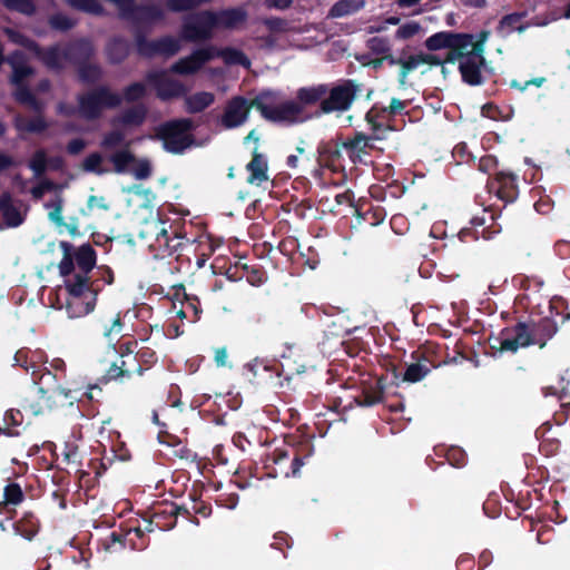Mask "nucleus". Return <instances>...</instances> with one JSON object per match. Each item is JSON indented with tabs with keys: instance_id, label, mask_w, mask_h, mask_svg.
<instances>
[{
	"instance_id": "18",
	"label": "nucleus",
	"mask_w": 570,
	"mask_h": 570,
	"mask_svg": "<svg viewBox=\"0 0 570 570\" xmlns=\"http://www.w3.org/2000/svg\"><path fill=\"white\" fill-rule=\"evenodd\" d=\"M250 108H254L252 100L248 101L243 96L232 98L225 107L222 125L227 129L243 125L249 115Z\"/></svg>"
},
{
	"instance_id": "6",
	"label": "nucleus",
	"mask_w": 570,
	"mask_h": 570,
	"mask_svg": "<svg viewBox=\"0 0 570 570\" xmlns=\"http://www.w3.org/2000/svg\"><path fill=\"white\" fill-rule=\"evenodd\" d=\"M66 288L71 296L68 308L76 306L73 316L87 315L95 309L98 293L101 291L99 278H92L87 274L76 273L65 281Z\"/></svg>"
},
{
	"instance_id": "1",
	"label": "nucleus",
	"mask_w": 570,
	"mask_h": 570,
	"mask_svg": "<svg viewBox=\"0 0 570 570\" xmlns=\"http://www.w3.org/2000/svg\"><path fill=\"white\" fill-rule=\"evenodd\" d=\"M115 4L121 19L131 22L137 53L146 59L171 58L181 49V41L174 36L148 40L151 23L163 18V11L154 4H137L136 0H107Z\"/></svg>"
},
{
	"instance_id": "43",
	"label": "nucleus",
	"mask_w": 570,
	"mask_h": 570,
	"mask_svg": "<svg viewBox=\"0 0 570 570\" xmlns=\"http://www.w3.org/2000/svg\"><path fill=\"white\" fill-rule=\"evenodd\" d=\"M454 32L452 31H440L433 33L424 41V46L430 51H436L441 49H450L451 41Z\"/></svg>"
},
{
	"instance_id": "59",
	"label": "nucleus",
	"mask_w": 570,
	"mask_h": 570,
	"mask_svg": "<svg viewBox=\"0 0 570 570\" xmlns=\"http://www.w3.org/2000/svg\"><path fill=\"white\" fill-rule=\"evenodd\" d=\"M102 156L99 153H91L82 161V170L87 173L102 174Z\"/></svg>"
},
{
	"instance_id": "25",
	"label": "nucleus",
	"mask_w": 570,
	"mask_h": 570,
	"mask_svg": "<svg viewBox=\"0 0 570 570\" xmlns=\"http://www.w3.org/2000/svg\"><path fill=\"white\" fill-rule=\"evenodd\" d=\"M531 325V336L533 345L539 348H544L547 343L557 334L558 325L554 320L550 317H543L535 322H529Z\"/></svg>"
},
{
	"instance_id": "63",
	"label": "nucleus",
	"mask_w": 570,
	"mask_h": 570,
	"mask_svg": "<svg viewBox=\"0 0 570 570\" xmlns=\"http://www.w3.org/2000/svg\"><path fill=\"white\" fill-rule=\"evenodd\" d=\"M125 140V134L120 130H111L107 132L101 141V146L106 149L120 146Z\"/></svg>"
},
{
	"instance_id": "64",
	"label": "nucleus",
	"mask_w": 570,
	"mask_h": 570,
	"mask_svg": "<svg viewBox=\"0 0 570 570\" xmlns=\"http://www.w3.org/2000/svg\"><path fill=\"white\" fill-rule=\"evenodd\" d=\"M351 0H340L330 10L332 17H343L355 11Z\"/></svg>"
},
{
	"instance_id": "33",
	"label": "nucleus",
	"mask_w": 570,
	"mask_h": 570,
	"mask_svg": "<svg viewBox=\"0 0 570 570\" xmlns=\"http://www.w3.org/2000/svg\"><path fill=\"white\" fill-rule=\"evenodd\" d=\"M7 61L12 68V75L10 78L12 85L26 83V79L33 75V69L26 63L22 53L19 51L11 55Z\"/></svg>"
},
{
	"instance_id": "45",
	"label": "nucleus",
	"mask_w": 570,
	"mask_h": 570,
	"mask_svg": "<svg viewBox=\"0 0 570 570\" xmlns=\"http://www.w3.org/2000/svg\"><path fill=\"white\" fill-rule=\"evenodd\" d=\"M420 65H422L420 53L411 55L407 58L402 56L397 77L399 85L401 87L406 85L409 73L416 69Z\"/></svg>"
},
{
	"instance_id": "58",
	"label": "nucleus",
	"mask_w": 570,
	"mask_h": 570,
	"mask_svg": "<svg viewBox=\"0 0 570 570\" xmlns=\"http://www.w3.org/2000/svg\"><path fill=\"white\" fill-rule=\"evenodd\" d=\"M445 459L454 468H462L466 462V453L459 446H451L445 452Z\"/></svg>"
},
{
	"instance_id": "37",
	"label": "nucleus",
	"mask_w": 570,
	"mask_h": 570,
	"mask_svg": "<svg viewBox=\"0 0 570 570\" xmlns=\"http://www.w3.org/2000/svg\"><path fill=\"white\" fill-rule=\"evenodd\" d=\"M147 117V108L142 104L135 105L125 109L118 117L117 121L124 126H141Z\"/></svg>"
},
{
	"instance_id": "61",
	"label": "nucleus",
	"mask_w": 570,
	"mask_h": 570,
	"mask_svg": "<svg viewBox=\"0 0 570 570\" xmlns=\"http://www.w3.org/2000/svg\"><path fill=\"white\" fill-rule=\"evenodd\" d=\"M421 31V26L416 21H410L402 24L395 32L397 39H411Z\"/></svg>"
},
{
	"instance_id": "17",
	"label": "nucleus",
	"mask_w": 570,
	"mask_h": 570,
	"mask_svg": "<svg viewBox=\"0 0 570 570\" xmlns=\"http://www.w3.org/2000/svg\"><path fill=\"white\" fill-rule=\"evenodd\" d=\"M213 60V56L205 47L194 49L188 56L180 58L170 66V71L176 75L188 76L197 73L207 62Z\"/></svg>"
},
{
	"instance_id": "10",
	"label": "nucleus",
	"mask_w": 570,
	"mask_h": 570,
	"mask_svg": "<svg viewBox=\"0 0 570 570\" xmlns=\"http://www.w3.org/2000/svg\"><path fill=\"white\" fill-rule=\"evenodd\" d=\"M214 10H200L183 18L179 39L186 42H205L212 40L215 28Z\"/></svg>"
},
{
	"instance_id": "31",
	"label": "nucleus",
	"mask_w": 570,
	"mask_h": 570,
	"mask_svg": "<svg viewBox=\"0 0 570 570\" xmlns=\"http://www.w3.org/2000/svg\"><path fill=\"white\" fill-rule=\"evenodd\" d=\"M208 49L213 59L222 58L226 65H239L247 67L250 63L249 59L242 50L232 47L217 48L214 45H208Z\"/></svg>"
},
{
	"instance_id": "24",
	"label": "nucleus",
	"mask_w": 570,
	"mask_h": 570,
	"mask_svg": "<svg viewBox=\"0 0 570 570\" xmlns=\"http://www.w3.org/2000/svg\"><path fill=\"white\" fill-rule=\"evenodd\" d=\"M50 396V389L46 386H36L35 393L27 395L21 403V407L30 414L38 416L43 414L46 411L55 410L53 406H49L47 399Z\"/></svg>"
},
{
	"instance_id": "23",
	"label": "nucleus",
	"mask_w": 570,
	"mask_h": 570,
	"mask_svg": "<svg viewBox=\"0 0 570 570\" xmlns=\"http://www.w3.org/2000/svg\"><path fill=\"white\" fill-rule=\"evenodd\" d=\"M24 492L17 482H9L3 488V500L0 502V513L9 514L8 519L12 520L17 513V507L24 501Z\"/></svg>"
},
{
	"instance_id": "5",
	"label": "nucleus",
	"mask_w": 570,
	"mask_h": 570,
	"mask_svg": "<svg viewBox=\"0 0 570 570\" xmlns=\"http://www.w3.org/2000/svg\"><path fill=\"white\" fill-rule=\"evenodd\" d=\"M179 514H189V511L184 508L179 507L174 502L169 501H163L154 504L151 509L146 512L147 518H145L146 525L144 529L140 527H136L132 529H129L127 532V535L134 533L138 539L144 538V532H151L155 528L166 531L173 529L177 523V517ZM148 544L147 541L141 540L140 543H132V547L138 550H142Z\"/></svg>"
},
{
	"instance_id": "20",
	"label": "nucleus",
	"mask_w": 570,
	"mask_h": 570,
	"mask_svg": "<svg viewBox=\"0 0 570 570\" xmlns=\"http://www.w3.org/2000/svg\"><path fill=\"white\" fill-rule=\"evenodd\" d=\"M135 361L129 357H121L119 362H114L101 377V382L107 384L110 381H122L130 379L132 374L144 375V368L138 364V357L134 355Z\"/></svg>"
},
{
	"instance_id": "28",
	"label": "nucleus",
	"mask_w": 570,
	"mask_h": 570,
	"mask_svg": "<svg viewBox=\"0 0 570 570\" xmlns=\"http://www.w3.org/2000/svg\"><path fill=\"white\" fill-rule=\"evenodd\" d=\"M215 28L236 29L247 20V12L244 8H228L214 11Z\"/></svg>"
},
{
	"instance_id": "51",
	"label": "nucleus",
	"mask_w": 570,
	"mask_h": 570,
	"mask_svg": "<svg viewBox=\"0 0 570 570\" xmlns=\"http://www.w3.org/2000/svg\"><path fill=\"white\" fill-rule=\"evenodd\" d=\"M146 96V86L142 82H132L124 88L121 101L135 102Z\"/></svg>"
},
{
	"instance_id": "4",
	"label": "nucleus",
	"mask_w": 570,
	"mask_h": 570,
	"mask_svg": "<svg viewBox=\"0 0 570 570\" xmlns=\"http://www.w3.org/2000/svg\"><path fill=\"white\" fill-rule=\"evenodd\" d=\"M276 101L277 95L274 91L266 90L252 99V105L264 119L271 122L295 125L315 118L314 111H303L295 100H286L281 104H276Z\"/></svg>"
},
{
	"instance_id": "52",
	"label": "nucleus",
	"mask_w": 570,
	"mask_h": 570,
	"mask_svg": "<svg viewBox=\"0 0 570 570\" xmlns=\"http://www.w3.org/2000/svg\"><path fill=\"white\" fill-rule=\"evenodd\" d=\"M31 376L33 385L37 387L45 386V384H48L57 379L56 374H53L50 370L37 364H32Z\"/></svg>"
},
{
	"instance_id": "30",
	"label": "nucleus",
	"mask_w": 570,
	"mask_h": 570,
	"mask_svg": "<svg viewBox=\"0 0 570 570\" xmlns=\"http://www.w3.org/2000/svg\"><path fill=\"white\" fill-rule=\"evenodd\" d=\"M249 173L247 183L250 185L259 186L262 183L268 180V165L265 156L261 154L257 148L253 150L252 160L246 165Z\"/></svg>"
},
{
	"instance_id": "55",
	"label": "nucleus",
	"mask_w": 570,
	"mask_h": 570,
	"mask_svg": "<svg viewBox=\"0 0 570 570\" xmlns=\"http://www.w3.org/2000/svg\"><path fill=\"white\" fill-rule=\"evenodd\" d=\"M47 154L43 149L37 150L30 161H29V168L35 173L37 177L43 175L47 170Z\"/></svg>"
},
{
	"instance_id": "19",
	"label": "nucleus",
	"mask_w": 570,
	"mask_h": 570,
	"mask_svg": "<svg viewBox=\"0 0 570 570\" xmlns=\"http://www.w3.org/2000/svg\"><path fill=\"white\" fill-rule=\"evenodd\" d=\"M411 357L413 362L406 366L403 374V381L405 382H420L431 372L432 368L436 367L432 356L424 351L416 350L411 354Z\"/></svg>"
},
{
	"instance_id": "40",
	"label": "nucleus",
	"mask_w": 570,
	"mask_h": 570,
	"mask_svg": "<svg viewBox=\"0 0 570 570\" xmlns=\"http://www.w3.org/2000/svg\"><path fill=\"white\" fill-rule=\"evenodd\" d=\"M335 202L337 205H350L354 208V214L357 217H362L371 225H373V208L368 207L364 210V205H355L354 204V194L352 190L347 189L343 193H340L335 196Z\"/></svg>"
},
{
	"instance_id": "22",
	"label": "nucleus",
	"mask_w": 570,
	"mask_h": 570,
	"mask_svg": "<svg viewBox=\"0 0 570 570\" xmlns=\"http://www.w3.org/2000/svg\"><path fill=\"white\" fill-rule=\"evenodd\" d=\"M0 213L6 227L16 228L23 224L26 215L13 204L10 191L0 194Z\"/></svg>"
},
{
	"instance_id": "50",
	"label": "nucleus",
	"mask_w": 570,
	"mask_h": 570,
	"mask_svg": "<svg viewBox=\"0 0 570 570\" xmlns=\"http://www.w3.org/2000/svg\"><path fill=\"white\" fill-rule=\"evenodd\" d=\"M473 39H474V36L471 33L454 32L450 49L460 51L461 53H463V56L465 58L466 57L465 55H468L470 51V47L472 45Z\"/></svg>"
},
{
	"instance_id": "27",
	"label": "nucleus",
	"mask_w": 570,
	"mask_h": 570,
	"mask_svg": "<svg viewBox=\"0 0 570 570\" xmlns=\"http://www.w3.org/2000/svg\"><path fill=\"white\" fill-rule=\"evenodd\" d=\"M487 61L479 62L475 59L465 57V59L459 63V71L462 81L469 86L475 87L484 82L482 70L485 69Z\"/></svg>"
},
{
	"instance_id": "53",
	"label": "nucleus",
	"mask_w": 570,
	"mask_h": 570,
	"mask_svg": "<svg viewBox=\"0 0 570 570\" xmlns=\"http://www.w3.org/2000/svg\"><path fill=\"white\" fill-rule=\"evenodd\" d=\"M76 20L71 19L65 13H55L49 18V26L53 30L68 31L76 26Z\"/></svg>"
},
{
	"instance_id": "42",
	"label": "nucleus",
	"mask_w": 570,
	"mask_h": 570,
	"mask_svg": "<svg viewBox=\"0 0 570 570\" xmlns=\"http://www.w3.org/2000/svg\"><path fill=\"white\" fill-rule=\"evenodd\" d=\"M79 80L83 83H96L102 77V69L97 63L83 62L77 67Z\"/></svg>"
},
{
	"instance_id": "48",
	"label": "nucleus",
	"mask_w": 570,
	"mask_h": 570,
	"mask_svg": "<svg viewBox=\"0 0 570 570\" xmlns=\"http://www.w3.org/2000/svg\"><path fill=\"white\" fill-rule=\"evenodd\" d=\"M60 247L63 250V256L58 265L59 273L61 276L67 277L70 276L75 269V263L71 256L72 246L68 242H61Z\"/></svg>"
},
{
	"instance_id": "35",
	"label": "nucleus",
	"mask_w": 570,
	"mask_h": 570,
	"mask_svg": "<svg viewBox=\"0 0 570 570\" xmlns=\"http://www.w3.org/2000/svg\"><path fill=\"white\" fill-rule=\"evenodd\" d=\"M16 90L13 92V97L17 102L20 105L28 106L33 111L40 114L45 109L43 102H41L37 97L33 95V92L30 90L27 83L22 85H14Z\"/></svg>"
},
{
	"instance_id": "3",
	"label": "nucleus",
	"mask_w": 570,
	"mask_h": 570,
	"mask_svg": "<svg viewBox=\"0 0 570 570\" xmlns=\"http://www.w3.org/2000/svg\"><path fill=\"white\" fill-rule=\"evenodd\" d=\"M313 453L311 440L303 435H291L284 448H277L266 455L264 468L273 478H298L301 469L306 465Z\"/></svg>"
},
{
	"instance_id": "44",
	"label": "nucleus",
	"mask_w": 570,
	"mask_h": 570,
	"mask_svg": "<svg viewBox=\"0 0 570 570\" xmlns=\"http://www.w3.org/2000/svg\"><path fill=\"white\" fill-rule=\"evenodd\" d=\"M528 16L527 11L513 12L503 16L497 27V31L502 36H509L515 31L518 23Z\"/></svg>"
},
{
	"instance_id": "7",
	"label": "nucleus",
	"mask_w": 570,
	"mask_h": 570,
	"mask_svg": "<svg viewBox=\"0 0 570 570\" xmlns=\"http://www.w3.org/2000/svg\"><path fill=\"white\" fill-rule=\"evenodd\" d=\"M195 128V122L190 118H178L160 124L155 136L163 142L166 151L178 155L195 144L191 134Z\"/></svg>"
},
{
	"instance_id": "11",
	"label": "nucleus",
	"mask_w": 570,
	"mask_h": 570,
	"mask_svg": "<svg viewBox=\"0 0 570 570\" xmlns=\"http://www.w3.org/2000/svg\"><path fill=\"white\" fill-rule=\"evenodd\" d=\"M533 345L531 325L525 321H518L514 325L501 330L499 337L494 338L491 348L499 353H517L520 348Z\"/></svg>"
},
{
	"instance_id": "54",
	"label": "nucleus",
	"mask_w": 570,
	"mask_h": 570,
	"mask_svg": "<svg viewBox=\"0 0 570 570\" xmlns=\"http://www.w3.org/2000/svg\"><path fill=\"white\" fill-rule=\"evenodd\" d=\"M136 355L138 357L137 360H138L139 366H141L144 368V373L147 370L151 368L157 363V360H158L156 352L153 348L147 347V346L139 348L136 352Z\"/></svg>"
},
{
	"instance_id": "26",
	"label": "nucleus",
	"mask_w": 570,
	"mask_h": 570,
	"mask_svg": "<svg viewBox=\"0 0 570 570\" xmlns=\"http://www.w3.org/2000/svg\"><path fill=\"white\" fill-rule=\"evenodd\" d=\"M163 225L165 224L163 223ZM181 238L183 237L178 233L177 228H174L171 225L169 226V229L161 226L156 234L154 246L161 252L163 256L171 255L183 245Z\"/></svg>"
},
{
	"instance_id": "13",
	"label": "nucleus",
	"mask_w": 570,
	"mask_h": 570,
	"mask_svg": "<svg viewBox=\"0 0 570 570\" xmlns=\"http://www.w3.org/2000/svg\"><path fill=\"white\" fill-rule=\"evenodd\" d=\"M518 177L511 171H498L490 177L487 188L490 194H494L505 205L513 203L519 195Z\"/></svg>"
},
{
	"instance_id": "34",
	"label": "nucleus",
	"mask_w": 570,
	"mask_h": 570,
	"mask_svg": "<svg viewBox=\"0 0 570 570\" xmlns=\"http://www.w3.org/2000/svg\"><path fill=\"white\" fill-rule=\"evenodd\" d=\"M341 154V145L326 142L318 147V164L332 170H336Z\"/></svg>"
},
{
	"instance_id": "21",
	"label": "nucleus",
	"mask_w": 570,
	"mask_h": 570,
	"mask_svg": "<svg viewBox=\"0 0 570 570\" xmlns=\"http://www.w3.org/2000/svg\"><path fill=\"white\" fill-rule=\"evenodd\" d=\"M327 91V83L301 87L296 90L295 101L303 111H309V108L315 106L318 108L321 106V102L326 98Z\"/></svg>"
},
{
	"instance_id": "16",
	"label": "nucleus",
	"mask_w": 570,
	"mask_h": 570,
	"mask_svg": "<svg viewBox=\"0 0 570 570\" xmlns=\"http://www.w3.org/2000/svg\"><path fill=\"white\" fill-rule=\"evenodd\" d=\"M95 390L101 393V389L98 384H89L85 391H81L80 389H65L61 386H56L50 389V396H48L47 402L49 406L58 409L66 405H73L75 402L82 401V399L94 401Z\"/></svg>"
},
{
	"instance_id": "41",
	"label": "nucleus",
	"mask_w": 570,
	"mask_h": 570,
	"mask_svg": "<svg viewBox=\"0 0 570 570\" xmlns=\"http://www.w3.org/2000/svg\"><path fill=\"white\" fill-rule=\"evenodd\" d=\"M109 160L114 166L115 173L124 174L131 164L136 163V157L128 148H125L114 153Z\"/></svg>"
},
{
	"instance_id": "56",
	"label": "nucleus",
	"mask_w": 570,
	"mask_h": 570,
	"mask_svg": "<svg viewBox=\"0 0 570 570\" xmlns=\"http://www.w3.org/2000/svg\"><path fill=\"white\" fill-rule=\"evenodd\" d=\"M183 295L184 299H185V307L188 308V309H191L193 311V314L195 316V318H198L199 316V313L202 312V309L199 308V301L197 297L195 296H189L186 291H185V286L183 284H179L178 286L175 287V297L176 298H179V296Z\"/></svg>"
},
{
	"instance_id": "36",
	"label": "nucleus",
	"mask_w": 570,
	"mask_h": 570,
	"mask_svg": "<svg viewBox=\"0 0 570 570\" xmlns=\"http://www.w3.org/2000/svg\"><path fill=\"white\" fill-rule=\"evenodd\" d=\"M214 100V94L208 91H199L188 96L185 99V108L188 114H198L209 107Z\"/></svg>"
},
{
	"instance_id": "38",
	"label": "nucleus",
	"mask_w": 570,
	"mask_h": 570,
	"mask_svg": "<svg viewBox=\"0 0 570 570\" xmlns=\"http://www.w3.org/2000/svg\"><path fill=\"white\" fill-rule=\"evenodd\" d=\"M14 127L19 131H26L30 134H41L48 128V124L42 116V112L38 114L31 119H27L20 115L14 118Z\"/></svg>"
},
{
	"instance_id": "14",
	"label": "nucleus",
	"mask_w": 570,
	"mask_h": 570,
	"mask_svg": "<svg viewBox=\"0 0 570 570\" xmlns=\"http://www.w3.org/2000/svg\"><path fill=\"white\" fill-rule=\"evenodd\" d=\"M382 135H365L362 131H354V134L345 138L341 142V147L346 151L350 159L356 164L362 163L364 156H368L371 150L375 148L374 140H382Z\"/></svg>"
},
{
	"instance_id": "62",
	"label": "nucleus",
	"mask_w": 570,
	"mask_h": 570,
	"mask_svg": "<svg viewBox=\"0 0 570 570\" xmlns=\"http://www.w3.org/2000/svg\"><path fill=\"white\" fill-rule=\"evenodd\" d=\"M31 351L27 347L18 350L14 354V365L24 368L27 372L32 371V364H36L31 356Z\"/></svg>"
},
{
	"instance_id": "2",
	"label": "nucleus",
	"mask_w": 570,
	"mask_h": 570,
	"mask_svg": "<svg viewBox=\"0 0 570 570\" xmlns=\"http://www.w3.org/2000/svg\"><path fill=\"white\" fill-rule=\"evenodd\" d=\"M21 45L35 55L47 69L61 72L66 65L78 67L88 62L95 55V48L89 39L80 38L49 47H41L31 39H24Z\"/></svg>"
},
{
	"instance_id": "47",
	"label": "nucleus",
	"mask_w": 570,
	"mask_h": 570,
	"mask_svg": "<svg viewBox=\"0 0 570 570\" xmlns=\"http://www.w3.org/2000/svg\"><path fill=\"white\" fill-rule=\"evenodd\" d=\"M102 335L111 342L115 336L119 335L124 328V322L121 321V316L119 313L114 315L112 317L104 321L101 324Z\"/></svg>"
},
{
	"instance_id": "8",
	"label": "nucleus",
	"mask_w": 570,
	"mask_h": 570,
	"mask_svg": "<svg viewBox=\"0 0 570 570\" xmlns=\"http://www.w3.org/2000/svg\"><path fill=\"white\" fill-rule=\"evenodd\" d=\"M78 115L86 120H97L105 109H116L121 105V96L107 86L96 87L77 96Z\"/></svg>"
},
{
	"instance_id": "46",
	"label": "nucleus",
	"mask_w": 570,
	"mask_h": 570,
	"mask_svg": "<svg viewBox=\"0 0 570 570\" xmlns=\"http://www.w3.org/2000/svg\"><path fill=\"white\" fill-rule=\"evenodd\" d=\"M10 11H16L24 16H32L37 10L36 0H0Z\"/></svg>"
},
{
	"instance_id": "60",
	"label": "nucleus",
	"mask_w": 570,
	"mask_h": 570,
	"mask_svg": "<svg viewBox=\"0 0 570 570\" xmlns=\"http://www.w3.org/2000/svg\"><path fill=\"white\" fill-rule=\"evenodd\" d=\"M367 47L373 53L376 55H384L391 50L390 40L384 37H373L368 39Z\"/></svg>"
},
{
	"instance_id": "9",
	"label": "nucleus",
	"mask_w": 570,
	"mask_h": 570,
	"mask_svg": "<svg viewBox=\"0 0 570 570\" xmlns=\"http://www.w3.org/2000/svg\"><path fill=\"white\" fill-rule=\"evenodd\" d=\"M361 86L355 80L345 79L335 86L330 87L326 98L321 102V106L315 109V118L332 112H344L351 109L355 101Z\"/></svg>"
},
{
	"instance_id": "49",
	"label": "nucleus",
	"mask_w": 570,
	"mask_h": 570,
	"mask_svg": "<svg viewBox=\"0 0 570 570\" xmlns=\"http://www.w3.org/2000/svg\"><path fill=\"white\" fill-rule=\"evenodd\" d=\"M68 3L73 9L81 12L96 16L104 13V7L100 4L98 0H68Z\"/></svg>"
},
{
	"instance_id": "57",
	"label": "nucleus",
	"mask_w": 570,
	"mask_h": 570,
	"mask_svg": "<svg viewBox=\"0 0 570 570\" xmlns=\"http://www.w3.org/2000/svg\"><path fill=\"white\" fill-rule=\"evenodd\" d=\"M23 423V414L19 409H9L3 414V428L20 432L18 428Z\"/></svg>"
},
{
	"instance_id": "39",
	"label": "nucleus",
	"mask_w": 570,
	"mask_h": 570,
	"mask_svg": "<svg viewBox=\"0 0 570 570\" xmlns=\"http://www.w3.org/2000/svg\"><path fill=\"white\" fill-rule=\"evenodd\" d=\"M76 263L80 269L79 273L89 274L96 265V250L90 244L81 245L76 254Z\"/></svg>"
},
{
	"instance_id": "32",
	"label": "nucleus",
	"mask_w": 570,
	"mask_h": 570,
	"mask_svg": "<svg viewBox=\"0 0 570 570\" xmlns=\"http://www.w3.org/2000/svg\"><path fill=\"white\" fill-rule=\"evenodd\" d=\"M130 52V43L124 37H114L106 47L107 58L110 63L119 65L124 62Z\"/></svg>"
},
{
	"instance_id": "29",
	"label": "nucleus",
	"mask_w": 570,
	"mask_h": 570,
	"mask_svg": "<svg viewBox=\"0 0 570 570\" xmlns=\"http://www.w3.org/2000/svg\"><path fill=\"white\" fill-rule=\"evenodd\" d=\"M16 534L28 541H32L41 529L39 518L32 511H24L19 520L12 524Z\"/></svg>"
},
{
	"instance_id": "12",
	"label": "nucleus",
	"mask_w": 570,
	"mask_h": 570,
	"mask_svg": "<svg viewBox=\"0 0 570 570\" xmlns=\"http://www.w3.org/2000/svg\"><path fill=\"white\" fill-rule=\"evenodd\" d=\"M146 81L156 90L157 97L167 101L186 95L187 88L177 79L169 78L165 70H154L146 75Z\"/></svg>"
},
{
	"instance_id": "15",
	"label": "nucleus",
	"mask_w": 570,
	"mask_h": 570,
	"mask_svg": "<svg viewBox=\"0 0 570 570\" xmlns=\"http://www.w3.org/2000/svg\"><path fill=\"white\" fill-rule=\"evenodd\" d=\"M354 401L360 406H373L384 402V379L367 375L362 377L357 385Z\"/></svg>"
}]
</instances>
